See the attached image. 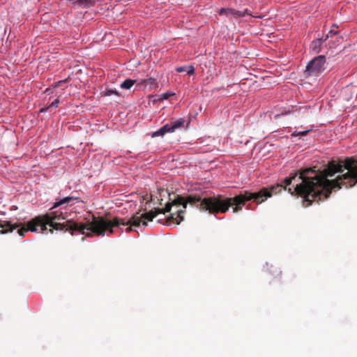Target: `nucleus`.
Masks as SVG:
<instances>
[{
    "label": "nucleus",
    "instance_id": "obj_13",
    "mask_svg": "<svg viewBox=\"0 0 357 357\" xmlns=\"http://www.w3.org/2000/svg\"><path fill=\"white\" fill-rule=\"evenodd\" d=\"M66 83V79H63V80H61V81H59L57 82H55L52 84V86L54 88H58L60 86H61L62 84H65Z\"/></svg>",
    "mask_w": 357,
    "mask_h": 357
},
{
    "label": "nucleus",
    "instance_id": "obj_2",
    "mask_svg": "<svg viewBox=\"0 0 357 357\" xmlns=\"http://www.w3.org/2000/svg\"><path fill=\"white\" fill-rule=\"evenodd\" d=\"M283 188L281 184L271 186L269 189L263 188L257 192H250L245 191L243 193L233 197L221 199L220 197H211L204 198L201 200L199 197L190 195L186 198L178 196L171 202L166 204L165 208H157L153 211L155 216L158 213H165L170 212L169 216L167 219L168 225L172 223L178 225L183 220V214L185 213L187 204H195L199 203L200 208L204 211H208L210 213L216 214L218 213H225L229 207L235 205L233 208L234 213H237L242 209V206L245 202L253 199L257 204H261L267 198L271 197L273 194H277L280 192Z\"/></svg>",
    "mask_w": 357,
    "mask_h": 357
},
{
    "label": "nucleus",
    "instance_id": "obj_9",
    "mask_svg": "<svg viewBox=\"0 0 357 357\" xmlns=\"http://www.w3.org/2000/svg\"><path fill=\"white\" fill-rule=\"evenodd\" d=\"M135 83V80L127 79L120 85L121 89H130Z\"/></svg>",
    "mask_w": 357,
    "mask_h": 357
},
{
    "label": "nucleus",
    "instance_id": "obj_15",
    "mask_svg": "<svg viewBox=\"0 0 357 357\" xmlns=\"http://www.w3.org/2000/svg\"><path fill=\"white\" fill-rule=\"evenodd\" d=\"M337 33V31L335 30H331L326 35V38H330V37H333V36H335L336 33Z\"/></svg>",
    "mask_w": 357,
    "mask_h": 357
},
{
    "label": "nucleus",
    "instance_id": "obj_16",
    "mask_svg": "<svg viewBox=\"0 0 357 357\" xmlns=\"http://www.w3.org/2000/svg\"><path fill=\"white\" fill-rule=\"evenodd\" d=\"M321 43V39H319L317 40V41H315V43H318L319 45H320Z\"/></svg>",
    "mask_w": 357,
    "mask_h": 357
},
{
    "label": "nucleus",
    "instance_id": "obj_6",
    "mask_svg": "<svg viewBox=\"0 0 357 357\" xmlns=\"http://www.w3.org/2000/svg\"><path fill=\"white\" fill-rule=\"evenodd\" d=\"M167 132H172V130L170 129L169 123L163 126L158 130L153 132L152 135H151V137H158V136H163L165 134H166Z\"/></svg>",
    "mask_w": 357,
    "mask_h": 357
},
{
    "label": "nucleus",
    "instance_id": "obj_12",
    "mask_svg": "<svg viewBox=\"0 0 357 357\" xmlns=\"http://www.w3.org/2000/svg\"><path fill=\"white\" fill-rule=\"evenodd\" d=\"M113 94H114L116 96H119L118 91L116 89H107L105 91V96H112Z\"/></svg>",
    "mask_w": 357,
    "mask_h": 357
},
{
    "label": "nucleus",
    "instance_id": "obj_5",
    "mask_svg": "<svg viewBox=\"0 0 357 357\" xmlns=\"http://www.w3.org/2000/svg\"><path fill=\"white\" fill-rule=\"evenodd\" d=\"M138 86H149L150 89H155L158 87V82L155 78L150 77L148 79H142L138 84Z\"/></svg>",
    "mask_w": 357,
    "mask_h": 357
},
{
    "label": "nucleus",
    "instance_id": "obj_8",
    "mask_svg": "<svg viewBox=\"0 0 357 357\" xmlns=\"http://www.w3.org/2000/svg\"><path fill=\"white\" fill-rule=\"evenodd\" d=\"M176 70L178 73L186 72L187 74L191 75L195 73V68L192 66H180L176 68Z\"/></svg>",
    "mask_w": 357,
    "mask_h": 357
},
{
    "label": "nucleus",
    "instance_id": "obj_14",
    "mask_svg": "<svg viewBox=\"0 0 357 357\" xmlns=\"http://www.w3.org/2000/svg\"><path fill=\"white\" fill-rule=\"evenodd\" d=\"M172 95H174V93L167 92V93H162L161 95V97H162V99L166 100V99L169 98V97H170Z\"/></svg>",
    "mask_w": 357,
    "mask_h": 357
},
{
    "label": "nucleus",
    "instance_id": "obj_10",
    "mask_svg": "<svg viewBox=\"0 0 357 357\" xmlns=\"http://www.w3.org/2000/svg\"><path fill=\"white\" fill-rule=\"evenodd\" d=\"M59 99H56L55 100H54L50 105V106L48 107H47V108H42V109H40V112H46L50 108H56L59 106Z\"/></svg>",
    "mask_w": 357,
    "mask_h": 357
},
{
    "label": "nucleus",
    "instance_id": "obj_11",
    "mask_svg": "<svg viewBox=\"0 0 357 357\" xmlns=\"http://www.w3.org/2000/svg\"><path fill=\"white\" fill-rule=\"evenodd\" d=\"M310 131V130H304V131H300V132L294 131V132L291 134V136H293V137L304 136V135H307Z\"/></svg>",
    "mask_w": 357,
    "mask_h": 357
},
{
    "label": "nucleus",
    "instance_id": "obj_4",
    "mask_svg": "<svg viewBox=\"0 0 357 357\" xmlns=\"http://www.w3.org/2000/svg\"><path fill=\"white\" fill-rule=\"evenodd\" d=\"M246 14H249L248 10L247 9L244 10L243 11H237L231 8H222L220 10V15H225L231 19L243 17Z\"/></svg>",
    "mask_w": 357,
    "mask_h": 357
},
{
    "label": "nucleus",
    "instance_id": "obj_3",
    "mask_svg": "<svg viewBox=\"0 0 357 357\" xmlns=\"http://www.w3.org/2000/svg\"><path fill=\"white\" fill-rule=\"evenodd\" d=\"M326 59L324 56H318L308 63L306 66L305 74L307 77L318 76L326 68Z\"/></svg>",
    "mask_w": 357,
    "mask_h": 357
},
{
    "label": "nucleus",
    "instance_id": "obj_7",
    "mask_svg": "<svg viewBox=\"0 0 357 357\" xmlns=\"http://www.w3.org/2000/svg\"><path fill=\"white\" fill-rule=\"evenodd\" d=\"M185 123V120L183 118H180L171 123H169L172 132H174L176 130L183 127Z\"/></svg>",
    "mask_w": 357,
    "mask_h": 357
},
{
    "label": "nucleus",
    "instance_id": "obj_1",
    "mask_svg": "<svg viewBox=\"0 0 357 357\" xmlns=\"http://www.w3.org/2000/svg\"><path fill=\"white\" fill-rule=\"evenodd\" d=\"M77 199L73 197H66L56 202L49 213L43 215H38L26 223L12 224L7 220H0V234L12 232L17 228L18 229L17 234L20 236H24L27 231L36 232L38 228L40 229L41 233L45 234L47 229V225H49L51 227L49 229L50 233H52V229H55L77 231L87 236H90L88 232L104 236L113 234L114 229L120 227L121 225H130L126 227V231L130 232L132 231V226L138 227L141 224L146 226L147 221H151L155 217V214H153V211H149L142 215L136 213L127 221L124 218L109 219L98 217L94 218L89 225L73 222L70 221L67 206H72Z\"/></svg>",
    "mask_w": 357,
    "mask_h": 357
}]
</instances>
